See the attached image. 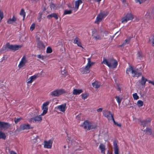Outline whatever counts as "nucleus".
Masks as SVG:
<instances>
[{
	"label": "nucleus",
	"instance_id": "nucleus-24",
	"mask_svg": "<svg viewBox=\"0 0 154 154\" xmlns=\"http://www.w3.org/2000/svg\"><path fill=\"white\" fill-rule=\"evenodd\" d=\"M147 81V79L145 78L143 76H142L141 80L140 83L142 85L144 86Z\"/></svg>",
	"mask_w": 154,
	"mask_h": 154
},
{
	"label": "nucleus",
	"instance_id": "nucleus-31",
	"mask_svg": "<svg viewBox=\"0 0 154 154\" xmlns=\"http://www.w3.org/2000/svg\"><path fill=\"white\" fill-rule=\"evenodd\" d=\"M145 17L148 19H150L152 17V13L147 12L145 15Z\"/></svg>",
	"mask_w": 154,
	"mask_h": 154
},
{
	"label": "nucleus",
	"instance_id": "nucleus-6",
	"mask_svg": "<svg viewBox=\"0 0 154 154\" xmlns=\"http://www.w3.org/2000/svg\"><path fill=\"white\" fill-rule=\"evenodd\" d=\"M131 73L132 74V76L134 77H137L138 78L142 75V73L138 72V69L136 68H133Z\"/></svg>",
	"mask_w": 154,
	"mask_h": 154
},
{
	"label": "nucleus",
	"instance_id": "nucleus-13",
	"mask_svg": "<svg viewBox=\"0 0 154 154\" xmlns=\"http://www.w3.org/2000/svg\"><path fill=\"white\" fill-rule=\"evenodd\" d=\"M88 64L85 68V71H89L90 67L93 65V64L94 63V62H91L90 58H88Z\"/></svg>",
	"mask_w": 154,
	"mask_h": 154
},
{
	"label": "nucleus",
	"instance_id": "nucleus-42",
	"mask_svg": "<svg viewBox=\"0 0 154 154\" xmlns=\"http://www.w3.org/2000/svg\"><path fill=\"white\" fill-rule=\"evenodd\" d=\"M52 52V50L51 48L49 47L47 48L46 52L47 53H50Z\"/></svg>",
	"mask_w": 154,
	"mask_h": 154
},
{
	"label": "nucleus",
	"instance_id": "nucleus-14",
	"mask_svg": "<svg viewBox=\"0 0 154 154\" xmlns=\"http://www.w3.org/2000/svg\"><path fill=\"white\" fill-rule=\"evenodd\" d=\"M151 121V119H147L143 121L140 120L139 122L141 124V125H143V127H145L147 125L148 123L150 122Z\"/></svg>",
	"mask_w": 154,
	"mask_h": 154
},
{
	"label": "nucleus",
	"instance_id": "nucleus-45",
	"mask_svg": "<svg viewBox=\"0 0 154 154\" xmlns=\"http://www.w3.org/2000/svg\"><path fill=\"white\" fill-rule=\"evenodd\" d=\"M50 6L51 8H52L54 9L56 7V5L51 2L50 4Z\"/></svg>",
	"mask_w": 154,
	"mask_h": 154
},
{
	"label": "nucleus",
	"instance_id": "nucleus-10",
	"mask_svg": "<svg viewBox=\"0 0 154 154\" xmlns=\"http://www.w3.org/2000/svg\"><path fill=\"white\" fill-rule=\"evenodd\" d=\"M103 114L104 116L107 118L108 120H111V116L113 115L112 114L110 111L104 110L103 111Z\"/></svg>",
	"mask_w": 154,
	"mask_h": 154
},
{
	"label": "nucleus",
	"instance_id": "nucleus-60",
	"mask_svg": "<svg viewBox=\"0 0 154 154\" xmlns=\"http://www.w3.org/2000/svg\"><path fill=\"white\" fill-rule=\"evenodd\" d=\"M135 1L137 2H139L140 4H141V3L143 2L141 0H135Z\"/></svg>",
	"mask_w": 154,
	"mask_h": 154
},
{
	"label": "nucleus",
	"instance_id": "nucleus-39",
	"mask_svg": "<svg viewBox=\"0 0 154 154\" xmlns=\"http://www.w3.org/2000/svg\"><path fill=\"white\" fill-rule=\"evenodd\" d=\"M115 98L116 99V100L117 101L119 104L121 103V102L122 100V98H120L118 96H116L115 97Z\"/></svg>",
	"mask_w": 154,
	"mask_h": 154
},
{
	"label": "nucleus",
	"instance_id": "nucleus-32",
	"mask_svg": "<svg viewBox=\"0 0 154 154\" xmlns=\"http://www.w3.org/2000/svg\"><path fill=\"white\" fill-rule=\"evenodd\" d=\"M118 143V141L116 140H115L113 141V146L114 147V149H118V146L117 145V143Z\"/></svg>",
	"mask_w": 154,
	"mask_h": 154
},
{
	"label": "nucleus",
	"instance_id": "nucleus-43",
	"mask_svg": "<svg viewBox=\"0 0 154 154\" xmlns=\"http://www.w3.org/2000/svg\"><path fill=\"white\" fill-rule=\"evenodd\" d=\"M133 96L134 100H137L139 99V97L136 93L133 94Z\"/></svg>",
	"mask_w": 154,
	"mask_h": 154
},
{
	"label": "nucleus",
	"instance_id": "nucleus-51",
	"mask_svg": "<svg viewBox=\"0 0 154 154\" xmlns=\"http://www.w3.org/2000/svg\"><path fill=\"white\" fill-rule=\"evenodd\" d=\"M114 124L115 125H116L117 126H118L119 127H121L122 126V125L121 123H118L117 122H115L114 123Z\"/></svg>",
	"mask_w": 154,
	"mask_h": 154
},
{
	"label": "nucleus",
	"instance_id": "nucleus-55",
	"mask_svg": "<svg viewBox=\"0 0 154 154\" xmlns=\"http://www.w3.org/2000/svg\"><path fill=\"white\" fill-rule=\"evenodd\" d=\"M76 119L79 120H81V115H78L76 116Z\"/></svg>",
	"mask_w": 154,
	"mask_h": 154
},
{
	"label": "nucleus",
	"instance_id": "nucleus-54",
	"mask_svg": "<svg viewBox=\"0 0 154 154\" xmlns=\"http://www.w3.org/2000/svg\"><path fill=\"white\" fill-rule=\"evenodd\" d=\"M37 57L38 58L41 59L42 60H43L44 59V56H41L40 54L38 55Z\"/></svg>",
	"mask_w": 154,
	"mask_h": 154
},
{
	"label": "nucleus",
	"instance_id": "nucleus-36",
	"mask_svg": "<svg viewBox=\"0 0 154 154\" xmlns=\"http://www.w3.org/2000/svg\"><path fill=\"white\" fill-rule=\"evenodd\" d=\"M72 13V11L71 10H66L64 11L63 15H67V14H70Z\"/></svg>",
	"mask_w": 154,
	"mask_h": 154
},
{
	"label": "nucleus",
	"instance_id": "nucleus-12",
	"mask_svg": "<svg viewBox=\"0 0 154 154\" xmlns=\"http://www.w3.org/2000/svg\"><path fill=\"white\" fill-rule=\"evenodd\" d=\"M44 147L47 148H51L52 146V141L49 140L48 141H45L44 142Z\"/></svg>",
	"mask_w": 154,
	"mask_h": 154
},
{
	"label": "nucleus",
	"instance_id": "nucleus-44",
	"mask_svg": "<svg viewBox=\"0 0 154 154\" xmlns=\"http://www.w3.org/2000/svg\"><path fill=\"white\" fill-rule=\"evenodd\" d=\"M130 38L127 39H125L124 42L123 43V45H125L126 44H128L129 43Z\"/></svg>",
	"mask_w": 154,
	"mask_h": 154
},
{
	"label": "nucleus",
	"instance_id": "nucleus-2",
	"mask_svg": "<svg viewBox=\"0 0 154 154\" xmlns=\"http://www.w3.org/2000/svg\"><path fill=\"white\" fill-rule=\"evenodd\" d=\"M102 63L106 65L109 67L113 68H116L118 65L117 61L113 57L108 59L104 57Z\"/></svg>",
	"mask_w": 154,
	"mask_h": 154
},
{
	"label": "nucleus",
	"instance_id": "nucleus-16",
	"mask_svg": "<svg viewBox=\"0 0 154 154\" xmlns=\"http://www.w3.org/2000/svg\"><path fill=\"white\" fill-rule=\"evenodd\" d=\"M103 18L101 16V15H100V14H99L96 18V20L94 22V23L98 24H99L100 22L102 21Z\"/></svg>",
	"mask_w": 154,
	"mask_h": 154
},
{
	"label": "nucleus",
	"instance_id": "nucleus-38",
	"mask_svg": "<svg viewBox=\"0 0 154 154\" xmlns=\"http://www.w3.org/2000/svg\"><path fill=\"white\" fill-rule=\"evenodd\" d=\"M82 98L85 100L88 97V95L87 93L83 94H81Z\"/></svg>",
	"mask_w": 154,
	"mask_h": 154
},
{
	"label": "nucleus",
	"instance_id": "nucleus-7",
	"mask_svg": "<svg viewBox=\"0 0 154 154\" xmlns=\"http://www.w3.org/2000/svg\"><path fill=\"white\" fill-rule=\"evenodd\" d=\"M50 102L49 101H46L44 103L42 106V109L43 110L42 113L41 115H45L48 112V108L46 106L48 105Z\"/></svg>",
	"mask_w": 154,
	"mask_h": 154
},
{
	"label": "nucleus",
	"instance_id": "nucleus-53",
	"mask_svg": "<svg viewBox=\"0 0 154 154\" xmlns=\"http://www.w3.org/2000/svg\"><path fill=\"white\" fill-rule=\"evenodd\" d=\"M114 149V153L115 154H119V148Z\"/></svg>",
	"mask_w": 154,
	"mask_h": 154
},
{
	"label": "nucleus",
	"instance_id": "nucleus-1",
	"mask_svg": "<svg viewBox=\"0 0 154 154\" xmlns=\"http://www.w3.org/2000/svg\"><path fill=\"white\" fill-rule=\"evenodd\" d=\"M22 47L21 45H10L8 42L7 43L6 45L3 47L1 49V51L6 52L9 51H15L19 50Z\"/></svg>",
	"mask_w": 154,
	"mask_h": 154
},
{
	"label": "nucleus",
	"instance_id": "nucleus-56",
	"mask_svg": "<svg viewBox=\"0 0 154 154\" xmlns=\"http://www.w3.org/2000/svg\"><path fill=\"white\" fill-rule=\"evenodd\" d=\"M39 16L38 18V20H39V21H40V19L42 18V13H39Z\"/></svg>",
	"mask_w": 154,
	"mask_h": 154
},
{
	"label": "nucleus",
	"instance_id": "nucleus-58",
	"mask_svg": "<svg viewBox=\"0 0 154 154\" xmlns=\"http://www.w3.org/2000/svg\"><path fill=\"white\" fill-rule=\"evenodd\" d=\"M111 120H112L113 121V122L114 123L116 122L115 121L114 119V117H113V115H112L111 116Z\"/></svg>",
	"mask_w": 154,
	"mask_h": 154
},
{
	"label": "nucleus",
	"instance_id": "nucleus-5",
	"mask_svg": "<svg viewBox=\"0 0 154 154\" xmlns=\"http://www.w3.org/2000/svg\"><path fill=\"white\" fill-rule=\"evenodd\" d=\"M134 18L133 15L132 14L127 13L125 17L121 19L122 23L127 22L129 20H132Z\"/></svg>",
	"mask_w": 154,
	"mask_h": 154
},
{
	"label": "nucleus",
	"instance_id": "nucleus-37",
	"mask_svg": "<svg viewBox=\"0 0 154 154\" xmlns=\"http://www.w3.org/2000/svg\"><path fill=\"white\" fill-rule=\"evenodd\" d=\"M103 18L105 17L108 14V13L107 12H103L100 13Z\"/></svg>",
	"mask_w": 154,
	"mask_h": 154
},
{
	"label": "nucleus",
	"instance_id": "nucleus-23",
	"mask_svg": "<svg viewBox=\"0 0 154 154\" xmlns=\"http://www.w3.org/2000/svg\"><path fill=\"white\" fill-rule=\"evenodd\" d=\"M37 76L35 75H34L31 76L30 78L28 79V81L27 82L28 83H31L33 81L35 80L37 78Z\"/></svg>",
	"mask_w": 154,
	"mask_h": 154
},
{
	"label": "nucleus",
	"instance_id": "nucleus-63",
	"mask_svg": "<svg viewBox=\"0 0 154 154\" xmlns=\"http://www.w3.org/2000/svg\"><path fill=\"white\" fill-rule=\"evenodd\" d=\"M147 81L148 82H149V83H151V84L152 83V81H151L150 80H147Z\"/></svg>",
	"mask_w": 154,
	"mask_h": 154
},
{
	"label": "nucleus",
	"instance_id": "nucleus-22",
	"mask_svg": "<svg viewBox=\"0 0 154 154\" xmlns=\"http://www.w3.org/2000/svg\"><path fill=\"white\" fill-rule=\"evenodd\" d=\"M83 92L82 89H74L73 91V94L74 95L79 94Z\"/></svg>",
	"mask_w": 154,
	"mask_h": 154
},
{
	"label": "nucleus",
	"instance_id": "nucleus-15",
	"mask_svg": "<svg viewBox=\"0 0 154 154\" xmlns=\"http://www.w3.org/2000/svg\"><path fill=\"white\" fill-rule=\"evenodd\" d=\"M99 148L101 150V152L103 154H105V151L106 150L105 146L103 143H100Z\"/></svg>",
	"mask_w": 154,
	"mask_h": 154
},
{
	"label": "nucleus",
	"instance_id": "nucleus-25",
	"mask_svg": "<svg viewBox=\"0 0 154 154\" xmlns=\"http://www.w3.org/2000/svg\"><path fill=\"white\" fill-rule=\"evenodd\" d=\"M144 132H145L147 134L149 135H150L152 134V129L149 128L148 127L143 131Z\"/></svg>",
	"mask_w": 154,
	"mask_h": 154
},
{
	"label": "nucleus",
	"instance_id": "nucleus-4",
	"mask_svg": "<svg viewBox=\"0 0 154 154\" xmlns=\"http://www.w3.org/2000/svg\"><path fill=\"white\" fill-rule=\"evenodd\" d=\"M36 42L37 47L39 50L45 48V46L44 43L40 40V38L38 36H36Z\"/></svg>",
	"mask_w": 154,
	"mask_h": 154
},
{
	"label": "nucleus",
	"instance_id": "nucleus-26",
	"mask_svg": "<svg viewBox=\"0 0 154 154\" xmlns=\"http://www.w3.org/2000/svg\"><path fill=\"white\" fill-rule=\"evenodd\" d=\"M41 114L38 116H36L34 117V120L35 122H41L42 120V118L41 117Z\"/></svg>",
	"mask_w": 154,
	"mask_h": 154
},
{
	"label": "nucleus",
	"instance_id": "nucleus-50",
	"mask_svg": "<svg viewBox=\"0 0 154 154\" xmlns=\"http://www.w3.org/2000/svg\"><path fill=\"white\" fill-rule=\"evenodd\" d=\"M66 72V70H65V69H63V68H62L61 69V73L62 75H64L65 74Z\"/></svg>",
	"mask_w": 154,
	"mask_h": 154
},
{
	"label": "nucleus",
	"instance_id": "nucleus-17",
	"mask_svg": "<svg viewBox=\"0 0 154 154\" xmlns=\"http://www.w3.org/2000/svg\"><path fill=\"white\" fill-rule=\"evenodd\" d=\"M47 17L48 19H50L52 17H54L56 20H57L58 18V16L56 13H53L48 15L47 16Z\"/></svg>",
	"mask_w": 154,
	"mask_h": 154
},
{
	"label": "nucleus",
	"instance_id": "nucleus-48",
	"mask_svg": "<svg viewBox=\"0 0 154 154\" xmlns=\"http://www.w3.org/2000/svg\"><path fill=\"white\" fill-rule=\"evenodd\" d=\"M97 127V126L96 125H91V127H90V130L91 129H94L96 128Z\"/></svg>",
	"mask_w": 154,
	"mask_h": 154
},
{
	"label": "nucleus",
	"instance_id": "nucleus-40",
	"mask_svg": "<svg viewBox=\"0 0 154 154\" xmlns=\"http://www.w3.org/2000/svg\"><path fill=\"white\" fill-rule=\"evenodd\" d=\"M22 119H23L21 118H15L14 119V122L15 123L17 124L18 122L20 121Z\"/></svg>",
	"mask_w": 154,
	"mask_h": 154
},
{
	"label": "nucleus",
	"instance_id": "nucleus-21",
	"mask_svg": "<svg viewBox=\"0 0 154 154\" xmlns=\"http://www.w3.org/2000/svg\"><path fill=\"white\" fill-rule=\"evenodd\" d=\"M16 20V18L14 16H13V18L9 19L7 20V23L8 24H12Z\"/></svg>",
	"mask_w": 154,
	"mask_h": 154
},
{
	"label": "nucleus",
	"instance_id": "nucleus-11",
	"mask_svg": "<svg viewBox=\"0 0 154 154\" xmlns=\"http://www.w3.org/2000/svg\"><path fill=\"white\" fill-rule=\"evenodd\" d=\"M81 126L83 127L85 129L90 130L91 127V122L87 121L84 122L82 125H81Z\"/></svg>",
	"mask_w": 154,
	"mask_h": 154
},
{
	"label": "nucleus",
	"instance_id": "nucleus-18",
	"mask_svg": "<svg viewBox=\"0 0 154 154\" xmlns=\"http://www.w3.org/2000/svg\"><path fill=\"white\" fill-rule=\"evenodd\" d=\"M66 106V103H64L58 106L57 107V108L60 109V111L64 112L65 111Z\"/></svg>",
	"mask_w": 154,
	"mask_h": 154
},
{
	"label": "nucleus",
	"instance_id": "nucleus-64",
	"mask_svg": "<svg viewBox=\"0 0 154 154\" xmlns=\"http://www.w3.org/2000/svg\"><path fill=\"white\" fill-rule=\"evenodd\" d=\"M151 84L154 86V81H152Z\"/></svg>",
	"mask_w": 154,
	"mask_h": 154
},
{
	"label": "nucleus",
	"instance_id": "nucleus-9",
	"mask_svg": "<svg viewBox=\"0 0 154 154\" xmlns=\"http://www.w3.org/2000/svg\"><path fill=\"white\" fill-rule=\"evenodd\" d=\"M33 128L31 127L29 124H23L20 125V130H28L32 129Z\"/></svg>",
	"mask_w": 154,
	"mask_h": 154
},
{
	"label": "nucleus",
	"instance_id": "nucleus-30",
	"mask_svg": "<svg viewBox=\"0 0 154 154\" xmlns=\"http://www.w3.org/2000/svg\"><path fill=\"white\" fill-rule=\"evenodd\" d=\"M137 57L139 59H141L143 57L142 52L141 51H138L137 54Z\"/></svg>",
	"mask_w": 154,
	"mask_h": 154
},
{
	"label": "nucleus",
	"instance_id": "nucleus-47",
	"mask_svg": "<svg viewBox=\"0 0 154 154\" xmlns=\"http://www.w3.org/2000/svg\"><path fill=\"white\" fill-rule=\"evenodd\" d=\"M26 58L25 56H23L21 61H22L23 62L26 63L27 62V60H26Z\"/></svg>",
	"mask_w": 154,
	"mask_h": 154
},
{
	"label": "nucleus",
	"instance_id": "nucleus-59",
	"mask_svg": "<svg viewBox=\"0 0 154 154\" xmlns=\"http://www.w3.org/2000/svg\"><path fill=\"white\" fill-rule=\"evenodd\" d=\"M102 108H100L97 109V111L98 112H101L102 111Z\"/></svg>",
	"mask_w": 154,
	"mask_h": 154
},
{
	"label": "nucleus",
	"instance_id": "nucleus-3",
	"mask_svg": "<svg viewBox=\"0 0 154 154\" xmlns=\"http://www.w3.org/2000/svg\"><path fill=\"white\" fill-rule=\"evenodd\" d=\"M66 93V91L63 89H57L52 92L51 93V95L52 96L54 97H58L63 94Z\"/></svg>",
	"mask_w": 154,
	"mask_h": 154
},
{
	"label": "nucleus",
	"instance_id": "nucleus-33",
	"mask_svg": "<svg viewBox=\"0 0 154 154\" xmlns=\"http://www.w3.org/2000/svg\"><path fill=\"white\" fill-rule=\"evenodd\" d=\"M151 38H150L149 40V42L152 43V46H154V35H152L151 36Z\"/></svg>",
	"mask_w": 154,
	"mask_h": 154
},
{
	"label": "nucleus",
	"instance_id": "nucleus-41",
	"mask_svg": "<svg viewBox=\"0 0 154 154\" xmlns=\"http://www.w3.org/2000/svg\"><path fill=\"white\" fill-rule=\"evenodd\" d=\"M25 63H24V62H23L22 61H21L19 64L18 67L19 68H21L24 66Z\"/></svg>",
	"mask_w": 154,
	"mask_h": 154
},
{
	"label": "nucleus",
	"instance_id": "nucleus-8",
	"mask_svg": "<svg viewBox=\"0 0 154 154\" xmlns=\"http://www.w3.org/2000/svg\"><path fill=\"white\" fill-rule=\"evenodd\" d=\"M11 126V125L7 122L0 121V128L7 129Z\"/></svg>",
	"mask_w": 154,
	"mask_h": 154
},
{
	"label": "nucleus",
	"instance_id": "nucleus-28",
	"mask_svg": "<svg viewBox=\"0 0 154 154\" xmlns=\"http://www.w3.org/2000/svg\"><path fill=\"white\" fill-rule=\"evenodd\" d=\"M6 138V136L5 134L0 131V139H3V140H5Z\"/></svg>",
	"mask_w": 154,
	"mask_h": 154
},
{
	"label": "nucleus",
	"instance_id": "nucleus-62",
	"mask_svg": "<svg viewBox=\"0 0 154 154\" xmlns=\"http://www.w3.org/2000/svg\"><path fill=\"white\" fill-rule=\"evenodd\" d=\"M117 90L118 91H121V88L119 85L117 86Z\"/></svg>",
	"mask_w": 154,
	"mask_h": 154
},
{
	"label": "nucleus",
	"instance_id": "nucleus-52",
	"mask_svg": "<svg viewBox=\"0 0 154 154\" xmlns=\"http://www.w3.org/2000/svg\"><path fill=\"white\" fill-rule=\"evenodd\" d=\"M0 17L1 18V20L2 19L3 17V12H1L0 11Z\"/></svg>",
	"mask_w": 154,
	"mask_h": 154
},
{
	"label": "nucleus",
	"instance_id": "nucleus-29",
	"mask_svg": "<svg viewBox=\"0 0 154 154\" xmlns=\"http://www.w3.org/2000/svg\"><path fill=\"white\" fill-rule=\"evenodd\" d=\"M20 14L21 16H23V20H24L25 15H26V13L24 11V10L23 9H22L20 11Z\"/></svg>",
	"mask_w": 154,
	"mask_h": 154
},
{
	"label": "nucleus",
	"instance_id": "nucleus-27",
	"mask_svg": "<svg viewBox=\"0 0 154 154\" xmlns=\"http://www.w3.org/2000/svg\"><path fill=\"white\" fill-rule=\"evenodd\" d=\"M82 2L81 0H78L76 1L75 3V8H76L78 9L80 5L82 3Z\"/></svg>",
	"mask_w": 154,
	"mask_h": 154
},
{
	"label": "nucleus",
	"instance_id": "nucleus-46",
	"mask_svg": "<svg viewBox=\"0 0 154 154\" xmlns=\"http://www.w3.org/2000/svg\"><path fill=\"white\" fill-rule=\"evenodd\" d=\"M35 24L34 23H33L30 26V29L31 31H32L33 30H34L35 29Z\"/></svg>",
	"mask_w": 154,
	"mask_h": 154
},
{
	"label": "nucleus",
	"instance_id": "nucleus-35",
	"mask_svg": "<svg viewBox=\"0 0 154 154\" xmlns=\"http://www.w3.org/2000/svg\"><path fill=\"white\" fill-rule=\"evenodd\" d=\"M137 104L138 107H141L143 105V103L142 100H139L137 102Z\"/></svg>",
	"mask_w": 154,
	"mask_h": 154
},
{
	"label": "nucleus",
	"instance_id": "nucleus-57",
	"mask_svg": "<svg viewBox=\"0 0 154 154\" xmlns=\"http://www.w3.org/2000/svg\"><path fill=\"white\" fill-rule=\"evenodd\" d=\"M34 117L33 118H31L29 120V122H35V121L34 120Z\"/></svg>",
	"mask_w": 154,
	"mask_h": 154
},
{
	"label": "nucleus",
	"instance_id": "nucleus-34",
	"mask_svg": "<svg viewBox=\"0 0 154 154\" xmlns=\"http://www.w3.org/2000/svg\"><path fill=\"white\" fill-rule=\"evenodd\" d=\"M133 69V67L131 66H130L126 70V73L127 74H129V72L132 71Z\"/></svg>",
	"mask_w": 154,
	"mask_h": 154
},
{
	"label": "nucleus",
	"instance_id": "nucleus-19",
	"mask_svg": "<svg viewBox=\"0 0 154 154\" xmlns=\"http://www.w3.org/2000/svg\"><path fill=\"white\" fill-rule=\"evenodd\" d=\"M79 40V39L78 37H76V38L74 40V42L75 44H77L78 46L80 47L83 48V47L81 45V43Z\"/></svg>",
	"mask_w": 154,
	"mask_h": 154
},
{
	"label": "nucleus",
	"instance_id": "nucleus-20",
	"mask_svg": "<svg viewBox=\"0 0 154 154\" xmlns=\"http://www.w3.org/2000/svg\"><path fill=\"white\" fill-rule=\"evenodd\" d=\"M92 85L96 88H98L100 86V83L98 81H96L92 83Z\"/></svg>",
	"mask_w": 154,
	"mask_h": 154
},
{
	"label": "nucleus",
	"instance_id": "nucleus-61",
	"mask_svg": "<svg viewBox=\"0 0 154 154\" xmlns=\"http://www.w3.org/2000/svg\"><path fill=\"white\" fill-rule=\"evenodd\" d=\"M10 154H17V153L13 151H11L10 152Z\"/></svg>",
	"mask_w": 154,
	"mask_h": 154
},
{
	"label": "nucleus",
	"instance_id": "nucleus-49",
	"mask_svg": "<svg viewBox=\"0 0 154 154\" xmlns=\"http://www.w3.org/2000/svg\"><path fill=\"white\" fill-rule=\"evenodd\" d=\"M94 38L96 40H100L101 39V37L99 35H97L94 37Z\"/></svg>",
	"mask_w": 154,
	"mask_h": 154
}]
</instances>
